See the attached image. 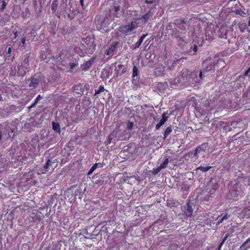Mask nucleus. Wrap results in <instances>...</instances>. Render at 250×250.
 <instances>
[{"mask_svg":"<svg viewBox=\"0 0 250 250\" xmlns=\"http://www.w3.org/2000/svg\"><path fill=\"white\" fill-rule=\"evenodd\" d=\"M180 205L179 201L175 199L167 200L166 206L170 208L177 207Z\"/></svg>","mask_w":250,"mask_h":250,"instance_id":"12","label":"nucleus"},{"mask_svg":"<svg viewBox=\"0 0 250 250\" xmlns=\"http://www.w3.org/2000/svg\"><path fill=\"white\" fill-rule=\"evenodd\" d=\"M172 131V128L171 126H169L167 127L164 133V139H166L167 137L168 136V135H169L171 133Z\"/></svg>","mask_w":250,"mask_h":250,"instance_id":"19","label":"nucleus"},{"mask_svg":"<svg viewBox=\"0 0 250 250\" xmlns=\"http://www.w3.org/2000/svg\"><path fill=\"white\" fill-rule=\"evenodd\" d=\"M1 99H2V97H1V95L0 94V100H1Z\"/></svg>","mask_w":250,"mask_h":250,"instance_id":"54","label":"nucleus"},{"mask_svg":"<svg viewBox=\"0 0 250 250\" xmlns=\"http://www.w3.org/2000/svg\"><path fill=\"white\" fill-rule=\"evenodd\" d=\"M110 12L113 14L114 17L119 18L121 15L120 6L114 5L110 10Z\"/></svg>","mask_w":250,"mask_h":250,"instance_id":"9","label":"nucleus"},{"mask_svg":"<svg viewBox=\"0 0 250 250\" xmlns=\"http://www.w3.org/2000/svg\"><path fill=\"white\" fill-rule=\"evenodd\" d=\"M96 57H92L89 60L84 62L81 65L82 69L83 71H87L89 68L92 65Z\"/></svg>","mask_w":250,"mask_h":250,"instance_id":"8","label":"nucleus"},{"mask_svg":"<svg viewBox=\"0 0 250 250\" xmlns=\"http://www.w3.org/2000/svg\"><path fill=\"white\" fill-rule=\"evenodd\" d=\"M29 56L27 55L21 65L18 67L17 74L19 76L23 77L27 72L29 71Z\"/></svg>","mask_w":250,"mask_h":250,"instance_id":"3","label":"nucleus"},{"mask_svg":"<svg viewBox=\"0 0 250 250\" xmlns=\"http://www.w3.org/2000/svg\"><path fill=\"white\" fill-rule=\"evenodd\" d=\"M236 0H229V1H236Z\"/></svg>","mask_w":250,"mask_h":250,"instance_id":"55","label":"nucleus"},{"mask_svg":"<svg viewBox=\"0 0 250 250\" xmlns=\"http://www.w3.org/2000/svg\"><path fill=\"white\" fill-rule=\"evenodd\" d=\"M168 116L166 115V113H163L162 115V119L160 120V122L156 125V129L158 130L161 126H162L167 121Z\"/></svg>","mask_w":250,"mask_h":250,"instance_id":"11","label":"nucleus"},{"mask_svg":"<svg viewBox=\"0 0 250 250\" xmlns=\"http://www.w3.org/2000/svg\"><path fill=\"white\" fill-rule=\"evenodd\" d=\"M84 0H80V2L82 7L84 5Z\"/></svg>","mask_w":250,"mask_h":250,"instance_id":"44","label":"nucleus"},{"mask_svg":"<svg viewBox=\"0 0 250 250\" xmlns=\"http://www.w3.org/2000/svg\"><path fill=\"white\" fill-rule=\"evenodd\" d=\"M83 91H84V90L83 91H81L82 92V94H83Z\"/></svg>","mask_w":250,"mask_h":250,"instance_id":"57","label":"nucleus"},{"mask_svg":"<svg viewBox=\"0 0 250 250\" xmlns=\"http://www.w3.org/2000/svg\"><path fill=\"white\" fill-rule=\"evenodd\" d=\"M235 13L236 14L239 15L243 17L246 15V13L245 12V10L241 7L235 8Z\"/></svg>","mask_w":250,"mask_h":250,"instance_id":"17","label":"nucleus"},{"mask_svg":"<svg viewBox=\"0 0 250 250\" xmlns=\"http://www.w3.org/2000/svg\"><path fill=\"white\" fill-rule=\"evenodd\" d=\"M53 129L57 133H60L61 128L60 125L57 123L52 122Z\"/></svg>","mask_w":250,"mask_h":250,"instance_id":"18","label":"nucleus"},{"mask_svg":"<svg viewBox=\"0 0 250 250\" xmlns=\"http://www.w3.org/2000/svg\"><path fill=\"white\" fill-rule=\"evenodd\" d=\"M51 163V161L50 160H48L44 166V170L48 171L47 169L48 168L49 165Z\"/></svg>","mask_w":250,"mask_h":250,"instance_id":"31","label":"nucleus"},{"mask_svg":"<svg viewBox=\"0 0 250 250\" xmlns=\"http://www.w3.org/2000/svg\"><path fill=\"white\" fill-rule=\"evenodd\" d=\"M138 26L136 21H131L128 24L122 25L118 28V31L121 36H126L130 35L132 31Z\"/></svg>","mask_w":250,"mask_h":250,"instance_id":"2","label":"nucleus"},{"mask_svg":"<svg viewBox=\"0 0 250 250\" xmlns=\"http://www.w3.org/2000/svg\"><path fill=\"white\" fill-rule=\"evenodd\" d=\"M42 80V77L40 73L35 74L33 76L27 80L30 87L36 88Z\"/></svg>","mask_w":250,"mask_h":250,"instance_id":"5","label":"nucleus"},{"mask_svg":"<svg viewBox=\"0 0 250 250\" xmlns=\"http://www.w3.org/2000/svg\"><path fill=\"white\" fill-rule=\"evenodd\" d=\"M133 127V123L132 122L128 121L126 125V128L128 130H132Z\"/></svg>","mask_w":250,"mask_h":250,"instance_id":"30","label":"nucleus"},{"mask_svg":"<svg viewBox=\"0 0 250 250\" xmlns=\"http://www.w3.org/2000/svg\"><path fill=\"white\" fill-rule=\"evenodd\" d=\"M95 164H97V167L101 168L103 167V164L101 163H95Z\"/></svg>","mask_w":250,"mask_h":250,"instance_id":"41","label":"nucleus"},{"mask_svg":"<svg viewBox=\"0 0 250 250\" xmlns=\"http://www.w3.org/2000/svg\"><path fill=\"white\" fill-rule=\"evenodd\" d=\"M105 90L104 87V85H101L99 86L98 89H96L95 90V93L94 94V96H96L103 92H104Z\"/></svg>","mask_w":250,"mask_h":250,"instance_id":"22","label":"nucleus"},{"mask_svg":"<svg viewBox=\"0 0 250 250\" xmlns=\"http://www.w3.org/2000/svg\"><path fill=\"white\" fill-rule=\"evenodd\" d=\"M194 206V204L190 201H188L185 205L183 206L182 210L186 217H189L192 215Z\"/></svg>","mask_w":250,"mask_h":250,"instance_id":"6","label":"nucleus"},{"mask_svg":"<svg viewBox=\"0 0 250 250\" xmlns=\"http://www.w3.org/2000/svg\"><path fill=\"white\" fill-rule=\"evenodd\" d=\"M166 30L171 31L170 34L172 37L175 38L177 40H182V41H184L183 38L179 36V31L176 28V21L169 22L166 27Z\"/></svg>","mask_w":250,"mask_h":250,"instance_id":"4","label":"nucleus"},{"mask_svg":"<svg viewBox=\"0 0 250 250\" xmlns=\"http://www.w3.org/2000/svg\"><path fill=\"white\" fill-rule=\"evenodd\" d=\"M36 105V104L34 102L33 104H32L28 108L29 109L34 107L35 105Z\"/></svg>","mask_w":250,"mask_h":250,"instance_id":"43","label":"nucleus"},{"mask_svg":"<svg viewBox=\"0 0 250 250\" xmlns=\"http://www.w3.org/2000/svg\"><path fill=\"white\" fill-rule=\"evenodd\" d=\"M42 98V97L40 95H38L34 102L37 104L39 101H40Z\"/></svg>","mask_w":250,"mask_h":250,"instance_id":"34","label":"nucleus"},{"mask_svg":"<svg viewBox=\"0 0 250 250\" xmlns=\"http://www.w3.org/2000/svg\"><path fill=\"white\" fill-rule=\"evenodd\" d=\"M116 73V77L121 76L126 72V69L123 64H119L118 68L115 70Z\"/></svg>","mask_w":250,"mask_h":250,"instance_id":"10","label":"nucleus"},{"mask_svg":"<svg viewBox=\"0 0 250 250\" xmlns=\"http://www.w3.org/2000/svg\"><path fill=\"white\" fill-rule=\"evenodd\" d=\"M138 68L136 66H134L133 68L132 71V78L134 79L135 77L137 76L138 75ZM133 79H132L133 80Z\"/></svg>","mask_w":250,"mask_h":250,"instance_id":"25","label":"nucleus"},{"mask_svg":"<svg viewBox=\"0 0 250 250\" xmlns=\"http://www.w3.org/2000/svg\"><path fill=\"white\" fill-rule=\"evenodd\" d=\"M221 216H222V218H223V219L224 220L228 219L229 218V217L230 216L229 215H228L227 213H226L224 215L223 214H222Z\"/></svg>","mask_w":250,"mask_h":250,"instance_id":"36","label":"nucleus"},{"mask_svg":"<svg viewBox=\"0 0 250 250\" xmlns=\"http://www.w3.org/2000/svg\"><path fill=\"white\" fill-rule=\"evenodd\" d=\"M8 0H0V10H3L7 5Z\"/></svg>","mask_w":250,"mask_h":250,"instance_id":"21","label":"nucleus"},{"mask_svg":"<svg viewBox=\"0 0 250 250\" xmlns=\"http://www.w3.org/2000/svg\"><path fill=\"white\" fill-rule=\"evenodd\" d=\"M58 0H53L51 5V9L53 13H55L58 6Z\"/></svg>","mask_w":250,"mask_h":250,"instance_id":"16","label":"nucleus"},{"mask_svg":"<svg viewBox=\"0 0 250 250\" xmlns=\"http://www.w3.org/2000/svg\"><path fill=\"white\" fill-rule=\"evenodd\" d=\"M78 65V63L70 62L69 64V67L71 69H73L74 68Z\"/></svg>","mask_w":250,"mask_h":250,"instance_id":"32","label":"nucleus"},{"mask_svg":"<svg viewBox=\"0 0 250 250\" xmlns=\"http://www.w3.org/2000/svg\"><path fill=\"white\" fill-rule=\"evenodd\" d=\"M223 221H224V220L223 219V218H222L221 216H219L218 217V224L222 223L223 222Z\"/></svg>","mask_w":250,"mask_h":250,"instance_id":"37","label":"nucleus"},{"mask_svg":"<svg viewBox=\"0 0 250 250\" xmlns=\"http://www.w3.org/2000/svg\"><path fill=\"white\" fill-rule=\"evenodd\" d=\"M41 57L42 59L43 60H45V59H46V57H43V56H42V54H41Z\"/></svg>","mask_w":250,"mask_h":250,"instance_id":"51","label":"nucleus"},{"mask_svg":"<svg viewBox=\"0 0 250 250\" xmlns=\"http://www.w3.org/2000/svg\"><path fill=\"white\" fill-rule=\"evenodd\" d=\"M167 221V215H161L159 219L156 220L154 223L153 225H163Z\"/></svg>","mask_w":250,"mask_h":250,"instance_id":"14","label":"nucleus"},{"mask_svg":"<svg viewBox=\"0 0 250 250\" xmlns=\"http://www.w3.org/2000/svg\"><path fill=\"white\" fill-rule=\"evenodd\" d=\"M88 102H90V100L89 99H88Z\"/></svg>","mask_w":250,"mask_h":250,"instance_id":"58","label":"nucleus"},{"mask_svg":"<svg viewBox=\"0 0 250 250\" xmlns=\"http://www.w3.org/2000/svg\"><path fill=\"white\" fill-rule=\"evenodd\" d=\"M217 62L212 60L211 58H208L203 63V69L200 71L199 77L202 80L203 76H206V73L210 72H214Z\"/></svg>","mask_w":250,"mask_h":250,"instance_id":"1","label":"nucleus"},{"mask_svg":"<svg viewBox=\"0 0 250 250\" xmlns=\"http://www.w3.org/2000/svg\"><path fill=\"white\" fill-rule=\"evenodd\" d=\"M145 2L146 4H150V3H152V1H150V0H146L145 1Z\"/></svg>","mask_w":250,"mask_h":250,"instance_id":"45","label":"nucleus"},{"mask_svg":"<svg viewBox=\"0 0 250 250\" xmlns=\"http://www.w3.org/2000/svg\"><path fill=\"white\" fill-rule=\"evenodd\" d=\"M83 88H85L86 90H88L89 89V85H84V86H83Z\"/></svg>","mask_w":250,"mask_h":250,"instance_id":"47","label":"nucleus"},{"mask_svg":"<svg viewBox=\"0 0 250 250\" xmlns=\"http://www.w3.org/2000/svg\"><path fill=\"white\" fill-rule=\"evenodd\" d=\"M177 29L179 31V34H184L186 32V25L184 20H177L176 21ZM180 37V36L179 35Z\"/></svg>","mask_w":250,"mask_h":250,"instance_id":"7","label":"nucleus"},{"mask_svg":"<svg viewBox=\"0 0 250 250\" xmlns=\"http://www.w3.org/2000/svg\"><path fill=\"white\" fill-rule=\"evenodd\" d=\"M168 162V158H166L164 162L160 165V167H161V168H162V169H164L167 167Z\"/></svg>","mask_w":250,"mask_h":250,"instance_id":"24","label":"nucleus"},{"mask_svg":"<svg viewBox=\"0 0 250 250\" xmlns=\"http://www.w3.org/2000/svg\"><path fill=\"white\" fill-rule=\"evenodd\" d=\"M249 241H250V238H249L246 240V241L243 244V245L240 247L239 250H247V248L245 247V245L248 243Z\"/></svg>","mask_w":250,"mask_h":250,"instance_id":"29","label":"nucleus"},{"mask_svg":"<svg viewBox=\"0 0 250 250\" xmlns=\"http://www.w3.org/2000/svg\"><path fill=\"white\" fill-rule=\"evenodd\" d=\"M197 49H198L197 45L196 44H194L193 47L192 48V50L193 51V54H195V53L197 51Z\"/></svg>","mask_w":250,"mask_h":250,"instance_id":"35","label":"nucleus"},{"mask_svg":"<svg viewBox=\"0 0 250 250\" xmlns=\"http://www.w3.org/2000/svg\"><path fill=\"white\" fill-rule=\"evenodd\" d=\"M111 138H110L109 137H108V143L109 144H110L111 143Z\"/></svg>","mask_w":250,"mask_h":250,"instance_id":"50","label":"nucleus"},{"mask_svg":"<svg viewBox=\"0 0 250 250\" xmlns=\"http://www.w3.org/2000/svg\"><path fill=\"white\" fill-rule=\"evenodd\" d=\"M161 169H162V168H161V167L159 166L156 168H153V170L151 171V173L153 175H156L160 171Z\"/></svg>","mask_w":250,"mask_h":250,"instance_id":"27","label":"nucleus"},{"mask_svg":"<svg viewBox=\"0 0 250 250\" xmlns=\"http://www.w3.org/2000/svg\"><path fill=\"white\" fill-rule=\"evenodd\" d=\"M150 13H151V12L149 11L146 14H145L144 15H143L141 18L138 19V20L143 19L144 22L146 23L148 21V20L149 19V18L150 17V16H151Z\"/></svg>","mask_w":250,"mask_h":250,"instance_id":"20","label":"nucleus"},{"mask_svg":"<svg viewBox=\"0 0 250 250\" xmlns=\"http://www.w3.org/2000/svg\"><path fill=\"white\" fill-rule=\"evenodd\" d=\"M248 25L250 26V19L249 21H248Z\"/></svg>","mask_w":250,"mask_h":250,"instance_id":"52","label":"nucleus"},{"mask_svg":"<svg viewBox=\"0 0 250 250\" xmlns=\"http://www.w3.org/2000/svg\"><path fill=\"white\" fill-rule=\"evenodd\" d=\"M212 168L211 166L203 167L200 166L197 168V170H201L203 172H207Z\"/></svg>","mask_w":250,"mask_h":250,"instance_id":"23","label":"nucleus"},{"mask_svg":"<svg viewBox=\"0 0 250 250\" xmlns=\"http://www.w3.org/2000/svg\"><path fill=\"white\" fill-rule=\"evenodd\" d=\"M13 33H14V37H14V38L15 39H16V38L18 37V36H19V33H18V31H14V32H13Z\"/></svg>","mask_w":250,"mask_h":250,"instance_id":"39","label":"nucleus"},{"mask_svg":"<svg viewBox=\"0 0 250 250\" xmlns=\"http://www.w3.org/2000/svg\"><path fill=\"white\" fill-rule=\"evenodd\" d=\"M43 250H51V248L50 247H47L45 248Z\"/></svg>","mask_w":250,"mask_h":250,"instance_id":"49","label":"nucleus"},{"mask_svg":"<svg viewBox=\"0 0 250 250\" xmlns=\"http://www.w3.org/2000/svg\"><path fill=\"white\" fill-rule=\"evenodd\" d=\"M165 67L163 65H158L155 69V73L157 76H164L165 74Z\"/></svg>","mask_w":250,"mask_h":250,"instance_id":"13","label":"nucleus"},{"mask_svg":"<svg viewBox=\"0 0 250 250\" xmlns=\"http://www.w3.org/2000/svg\"><path fill=\"white\" fill-rule=\"evenodd\" d=\"M147 36V34H143L140 38L139 41L134 44V48H139L142 43L144 40Z\"/></svg>","mask_w":250,"mask_h":250,"instance_id":"15","label":"nucleus"},{"mask_svg":"<svg viewBox=\"0 0 250 250\" xmlns=\"http://www.w3.org/2000/svg\"><path fill=\"white\" fill-rule=\"evenodd\" d=\"M95 46H96V44H95L94 45V50H95Z\"/></svg>","mask_w":250,"mask_h":250,"instance_id":"56","label":"nucleus"},{"mask_svg":"<svg viewBox=\"0 0 250 250\" xmlns=\"http://www.w3.org/2000/svg\"><path fill=\"white\" fill-rule=\"evenodd\" d=\"M198 147H199V146H198L197 147H196V148H195V150H194V155H195V156H196V155L197 154L198 152V151H199V150H198Z\"/></svg>","mask_w":250,"mask_h":250,"instance_id":"42","label":"nucleus"},{"mask_svg":"<svg viewBox=\"0 0 250 250\" xmlns=\"http://www.w3.org/2000/svg\"><path fill=\"white\" fill-rule=\"evenodd\" d=\"M97 168V164H94L90 168L87 173V175H90L92 174L93 171Z\"/></svg>","mask_w":250,"mask_h":250,"instance_id":"26","label":"nucleus"},{"mask_svg":"<svg viewBox=\"0 0 250 250\" xmlns=\"http://www.w3.org/2000/svg\"><path fill=\"white\" fill-rule=\"evenodd\" d=\"M25 42H26V37H22L21 39V44L22 46H23V47L25 46Z\"/></svg>","mask_w":250,"mask_h":250,"instance_id":"33","label":"nucleus"},{"mask_svg":"<svg viewBox=\"0 0 250 250\" xmlns=\"http://www.w3.org/2000/svg\"><path fill=\"white\" fill-rule=\"evenodd\" d=\"M82 86H83V85H81V84L80 85H76V86L74 87V90H78L79 87L80 89H82Z\"/></svg>","mask_w":250,"mask_h":250,"instance_id":"38","label":"nucleus"},{"mask_svg":"<svg viewBox=\"0 0 250 250\" xmlns=\"http://www.w3.org/2000/svg\"><path fill=\"white\" fill-rule=\"evenodd\" d=\"M105 54H106L107 55H109L110 54V50L109 49L106 50V51L105 52Z\"/></svg>","mask_w":250,"mask_h":250,"instance_id":"46","label":"nucleus"},{"mask_svg":"<svg viewBox=\"0 0 250 250\" xmlns=\"http://www.w3.org/2000/svg\"><path fill=\"white\" fill-rule=\"evenodd\" d=\"M247 24L245 22H242L239 24V27L241 32H244V29L246 28Z\"/></svg>","mask_w":250,"mask_h":250,"instance_id":"28","label":"nucleus"},{"mask_svg":"<svg viewBox=\"0 0 250 250\" xmlns=\"http://www.w3.org/2000/svg\"><path fill=\"white\" fill-rule=\"evenodd\" d=\"M250 72V67L245 72L244 75L247 76Z\"/></svg>","mask_w":250,"mask_h":250,"instance_id":"40","label":"nucleus"},{"mask_svg":"<svg viewBox=\"0 0 250 250\" xmlns=\"http://www.w3.org/2000/svg\"><path fill=\"white\" fill-rule=\"evenodd\" d=\"M1 137H2L1 134V132H0V140L1 139Z\"/></svg>","mask_w":250,"mask_h":250,"instance_id":"53","label":"nucleus"},{"mask_svg":"<svg viewBox=\"0 0 250 250\" xmlns=\"http://www.w3.org/2000/svg\"><path fill=\"white\" fill-rule=\"evenodd\" d=\"M11 47H9L8 49L7 53L10 54L11 52Z\"/></svg>","mask_w":250,"mask_h":250,"instance_id":"48","label":"nucleus"}]
</instances>
